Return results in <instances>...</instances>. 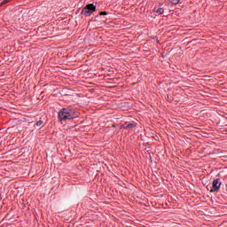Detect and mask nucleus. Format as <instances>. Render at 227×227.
Returning <instances> with one entry per match:
<instances>
[{
    "label": "nucleus",
    "instance_id": "f257e3e1",
    "mask_svg": "<svg viewBox=\"0 0 227 227\" xmlns=\"http://www.w3.org/2000/svg\"><path fill=\"white\" fill-rule=\"evenodd\" d=\"M79 116L75 111L68 108H63L59 112V120L67 121V120H74Z\"/></svg>",
    "mask_w": 227,
    "mask_h": 227
},
{
    "label": "nucleus",
    "instance_id": "f03ea898",
    "mask_svg": "<svg viewBox=\"0 0 227 227\" xmlns=\"http://www.w3.org/2000/svg\"><path fill=\"white\" fill-rule=\"evenodd\" d=\"M93 12H97V6L93 4H89L82 10L81 13L84 15V17H90L92 15Z\"/></svg>",
    "mask_w": 227,
    "mask_h": 227
},
{
    "label": "nucleus",
    "instance_id": "7ed1b4c3",
    "mask_svg": "<svg viewBox=\"0 0 227 227\" xmlns=\"http://www.w3.org/2000/svg\"><path fill=\"white\" fill-rule=\"evenodd\" d=\"M221 187V180L220 179H215L213 181V189L211 190V192H216L219 191Z\"/></svg>",
    "mask_w": 227,
    "mask_h": 227
},
{
    "label": "nucleus",
    "instance_id": "20e7f679",
    "mask_svg": "<svg viewBox=\"0 0 227 227\" xmlns=\"http://www.w3.org/2000/svg\"><path fill=\"white\" fill-rule=\"evenodd\" d=\"M136 127V123H130L124 127V129H134Z\"/></svg>",
    "mask_w": 227,
    "mask_h": 227
},
{
    "label": "nucleus",
    "instance_id": "39448f33",
    "mask_svg": "<svg viewBox=\"0 0 227 227\" xmlns=\"http://www.w3.org/2000/svg\"><path fill=\"white\" fill-rule=\"evenodd\" d=\"M156 13H158V15H162V13H164V9L163 8L157 9Z\"/></svg>",
    "mask_w": 227,
    "mask_h": 227
},
{
    "label": "nucleus",
    "instance_id": "423d86ee",
    "mask_svg": "<svg viewBox=\"0 0 227 227\" xmlns=\"http://www.w3.org/2000/svg\"><path fill=\"white\" fill-rule=\"evenodd\" d=\"M170 3H172V4H178V3H180V0H170Z\"/></svg>",
    "mask_w": 227,
    "mask_h": 227
},
{
    "label": "nucleus",
    "instance_id": "0eeeda50",
    "mask_svg": "<svg viewBox=\"0 0 227 227\" xmlns=\"http://www.w3.org/2000/svg\"><path fill=\"white\" fill-rule=\"evenodd\" d=\"M11 1H12V0H4V1L1 3L0 6H3V4H6L10 3Z\"/></svg>",
    "mask_w": 227,
    "mask_h": 227
},
{
    "label": "nucleus",
    "instance_id": "6e6552de",
    "mask_svg": "<svg viewBox=\"0 0 227 227\" xmlns=\"http://www.w3.org/2000/svg\"><path fill=\"white\" fill-rule=\"evenodd\" d=\"M35 125H36V127H41V125H43V121H38Z\"/></svg>",
    "mask_w": 227,
    "mask_h": 227
},
{
    "label": "nucleus",
    "instance_id": "1a4fd4ad",
    "mask_svg": "<svg viewBox=\"0 0 227 227\" xmlns=\"http://www.w3.org/2000/svg\"><path fill=\"white\" fill-rule=\"evenodd\" d=\"M99 15H107V12H101L99 13Z\"/></svg>",
    "mask_w": 227,
    "mask_h": 227
}]
</instances>
